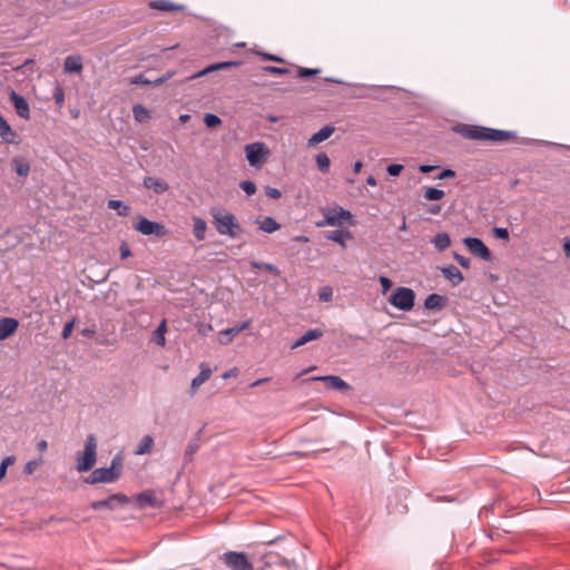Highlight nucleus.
<instances>
[{
	"label": "nucleus",
	"mask_w": 570,
	"mask_h": 570,
	"mask_svg": "<svg viewBox=\"0 0 570 570\" xmlns=\"http://www.w3.org/2000/svg\"><path fill=\"white\" fill-rule=\"evenodd\" d=\"M455 131L466 139L480 141H508L514 136L512 131L476 125H461L455 128Z\"/></svg>",
	"instance_id": "f257e3e1"
},
{
	"label": "nucleus",
	"mask_w": 570,
	"mask_h": 570,
	"mask_svg": "<svg viewBox=\"0 0 570 570\" xmlns=\"http://www.w3.org/2000/svg\"><path fill=\"white\" fill-rule=\"evenodd\" d=\"M210 215L213 217V224L216 232L219 235L236 238L243 233V228L236 216L230 212L219 207H214L210 209Z\"/></svg>",
	"instance_id": "f03ea898"
},
{
	"label": "nucleus",
	"mask_w": 570,
	"mask_h": 570,
	"mask_svg": "<svg viewBox=\"0 0 570 570\" xmlns=\"http://www.w3.org/2000/svg\"><path fill=\"white\" fill-rule=\"evenodd\" d=\"M97 461V438L89 434L85 442V450L77 454L78 472L90 471Z\"/></svg>",
	"instance_id": "7ed1b4c3"
},
{
	"label": "nucleus",
	"mask_w": 570,
	"mask_h": 570,
	"mask_svg": "<svg viewBox=\"0 0 570 570\" xmlns=\"http://www.w3.org/2000/svg\"><path fill=\"white\" fill-rule=\"evenodd\" d=\"M121 469V459L119 456H115L111 460V464L109 468H99L92 471L89 478L86 479L87 483L96 484V483H110L116 481L120 476Z\"/></svg>",
	"instance_id": "20e7f679"
},
{
	"label": "nucleus",
	"mask_w": 570,
	"mask_h": 570,
	"mask_svg": "<svg viewBox=\"0 0 570 570\" xmlns=\"http://www.w3.org/2000/svg\"><path fill=\"white\" fill-rule=\"evenodd\" d=\"M415 294L407 287H397L390 296L389 302L392 306L401 311H411L414 306Z\"/></svg>",
	"instance_id": "39448f33"
},
{
	"label": "nucleus",
	"mask_w": 570,
	"mask_h": 570,
	"mask_svg": "<svg viewBox=\"0 0 570 570\" xmlns=\"http://www.w3.org/2000/svg\"><path fill=\"white\" fill-rule=\"evenodd\" d=\"M245 154L250 166L259 168L267 160L269 149L263 142H253L245 146Z\"/></svg>",
	"instance_id": "423d86ee"
},
{
	"label": "nucleus",
	"mask_w": 570,
	"mask_h": 570,
	"mask_svg": "<svg viewBox=\"0 0 570 570\" xmlns=\"http://www.w3.org/2000/svg\"><path fill=\"white\" fill-rule=\"evenodd\" d=\"M323 220L316 223L317 227H324V226H338L341 225L342 220L350 219L352 217V214L344 209H326L323 212Z\"/></svg>",
	"instance_id": "0eeeda50"
},
{
	"label": "nucleus",
	"mask_w": 570,
	"mask_h": 570,
	"mask_svg": "<svg viewBox=\"0 0 570 570\" xmlns=\"http://www.w3.org/2000/svg\"><path fill=\"white\" fill-rule=\"evenodd\" d=\"M223 560L227 567L233 570H252L253 566L249 562L247 554L244 552H226L223 556Z\"/></svg>",
	"instance_id": "6e6552de"
},
{
	"label": "nucleus",
	"mask_w": 570,
	"mask_h": 570,
	"mask_svg": "<svg viewBox=\"0 0 570 570\" xmlns=\"http://www.w3.org/2000/svg\"><path fill=\"white\" fill-rule=\"evenodd\" d=\"M135 229L146 236L155 235L157 237H163L167 234V229L163 224L149 220L146 217L139 218L135 225Z\"/></svg>",
	"instance_id": "1a4fd4ad"
},
{
	"label": "nucleus",
	"mask_w": 570,
	"mask_h": 570,
	"mask_svg": "<svg viewBox=\"0 0 570 570\" xmlns=\"http://www.w3.org/2000/svg\"><path fill=\"white\" fill-rule=\"evenodd\" d=\"M464 245L469 249L471 254L474 256L480 257L483 261H490L491 259V252L490 249L484 245V243L476 237H465L463 239Z\"/></svg>",
	"instance_id": "9d476101"
},
{
	"label": "nucleus",
	"mask_w": 570,
	"mask_h": 570,
	"mask_svg": "<svg viewBox=\"0 0 570 570\" xmlns=\"http://www.w3.org/2000/svg\"><path fill=\"white\" fill-rule=\"evenodd\" d=\"M309 380L324 382L328 390L348 391L351 389L344 380L336 375L313 376Z\"/></svg>",
	"instance_id": "9b49d317"
},
{
	"label": "nucleus",
	"mask_w": 570,
	"mask_h": 570,
	"mask_svg": "<svg viewBox=\"0 0 570 570\" xmlns=\"http://www.w3.org/2000/svg\"><path fill=\"white\" fill-rule=\"evenodd\" d=\"M9 98H10V101L13 104L14 109H16L17 114L19 115V117H21L23 119H29L30 108H29V104L27 102V100L22 96L18 95L14 90H12L10 92Z\"/></svg>",
	"instance_id": "f8f14e48"
},
{
	"label": "nucleus",
	"mask_w": 570,
	"mask_h": 570,
	"mask_svg": "<svg viewBox=\"0 0 570 570\" xmlns=\"http://www.w3.org/2000/svg\"><path fill=\"white\" fill-rule=\"evenodd\" d=\"M249 324V321H245L238 326L228 327L220 331L218 335L219 343L223 345L229 344L236 335H238L244 330L248 328Z\"/></svg>",
	"instance_id": "ddd939ff"
},
{
	"label": "nucleus",
	"mask_w": 570,
	"mask_h": 570,
	"mask_svg": "<svg viewBox=\"0 0 570 570\" xmlns=\"http://www.w3.org/2000/svg\"><path fill=\"white\" fill-rule=\"evenodd\" d=\"M142 183L147 189H151L157 195H163L169 189V185L158 177L147 176Z\"/></svg>",
	"instance_id": "4468645a"
},
{
	"label": "nucleus",
	"mask_w": 570,
	"mask_h": 570,
	"mask_svg": "<svg viewBox=\"0 0 570 570\" xmlns=\"http://www.w3.org/2000/svg\"><path fill=\"white\" fill-rule=\"evenodd\" d=\"M240 62L239 61H224V62H218V63H214V65H210L206 68H204L203 70L189 76L187 78V80H193V79H197L199 77H203L207 73H210L213 71H217V70H223V69H227V68H230V67H236V66H239Z\"/></svg>",
	"instance_id": "2eb2a0df"
},
{
	"label": "nucleus",
	"mask_w": 570,
	"mask_h": 570,
	"mask_svg": "<svg viewBox=\"0 0 570 570\" xmlns=\"http://www.w3.org/2000/svg\"><path fill=\"white\" fill-rule=\"evenodd\" d=\"M19 322L12 317L0 320V342L11 336L18 328Z\"/></svg>",
	"instance_id": "dca6fc26"
},
{
	"label": "nucleus",
	"mask_w": 570,
	"mask_h": 570,
	"mask_svg": "<svg viewBox=\"0 0 570 570\" xmlns=\"http://www.w3.org/2000/svg\"><path fill=\"white\" fill-rule=\"evenodd\" d=\"M116 501L126 502L127 498L125 495L114 494V495L109 497L108 499L92 502L90 504V507L92 510H96V511L101 510V509L114 510L116 507V504H115Z\"/></svg>",
	"instance_id": "f3484780"
},
{
	"label": "nucleus",
	"mask_w": 570,
	"mask_h": 570,
	"mask_svg": "<svg viewBox=\"0 0 570 570\" xmlns=\"http://www.w3.org/2000/svg\"><path fill=\"white\" fill-rule=\"evenodd\" d=\"M212 375V370L210 367L205 364V363H202L200 364V373L193 379L191 381V384H190V394H195L198 390V387L200 385H203L207 380H209Z\"/></svg>",
	"instance_id": "a211bd4d"
},
{
	"label": "nucleus",
	"mask_w": 570,
	"mask_h": 570,
	"mask_svg": "<svg viewBox=\"0 0 570 570\" xmlns=\"http://www.w3.org/2000/svg\"><path fill=\"white\" fill-rule=\"evenodd\" d=\"M334 130H335V128L333 126H325V127L321 128L308 139V141H307L308 147L316 146V145L321 144L322 141L328 139L333 135Z\"/></svg>",
	"instance_id": "6ab92c4d"
},
{
	"label": "nucleus",
	"mask_w": 570,
	"mask_h": 570,
	"mask_svg": "<svg viewBox=\"0 0 570 570\" xmlns=\"http://www.w3.org/2000/svg\"><path fill=\"white\" fill-rule=\"evenodd\" d=\"M0 137L8 144L17 142V132L12 130L7 120L0 115Z\"/></svg>",
	"instance_id": "aec40b11"
},
{
	"label": "nucleus",
	"mask_w": 570,
	"mask_h": 570,
	"mask_svg": "<svg viewBox=\"0 0 570 570\" xmlns=\"http://www.w3.org/2000/svg\"><path fill=\"white\" fill-rule=\"evenodd\" d=\"M352 233L347 229H338L334 232H328L325 234V238L332 242H335L342 246V248L346 247L345 239H351Z\"/></svg>",
	"instance_id": "412c9836"
},
{
	"label": "nucleus",
	"mask_w": 570,
	"mask_h": 570,
	"mask_svg": "<svg viewBox=\"0 0 570 570\" xmlns=\"http://www.w3.org/2000/svg\"><path fill=\"white\" fill-rule=\"evenodd\" d=\"M441 273L453 285H459L464 279L463 274L454 265L442 267Z\"/></svg>",
	"instance_id": "4be33fe9"
},
{
	"label": "nucleus",
	"mask_w": 570,
	"mask_h": 570,
	"mask_svg": "<svg viewBox=\"0 0 570 570\" xmlns=\"http://www.w3.org/2000/svg\"><path fill=\"white\" fill-rule=\"evenodd\" d=\"M323 336V331L318 330V328H312V330H308L304 335H302L293 345H292V350H295L299 346H303L305 344H307L308 342H312V341H315V340H318Z\"/></svg>",
	"instance_id": "5701e85b"
},
{
	"label": "nucleus",
	"mask_w": 570,
	"mask_h": 570,
	"mask_svg": "<svg viewBox=\"0 0 570 570\" xmlns=\"http://www.w3.org/2000/svg\"><path fill=\"white\" fill-rule=\"evenodd\" d=\"M63 70L66 73L80 72L82 70V59L80 56H68L65 59Z\"/></svg>",
	"instance_id": "b1692460"
},
{
	"label": "nucleus",
	"mask_w": 570,
	"mask_h": 570,
	"mask_svg": "<svg viewBox=\"0 0 570 570\" xmlns=\"http://www.w3.org/2000/svg\"><path fill=\"white\" fill-rule=\"evenodd\" d=\"M256 224L258 228L265 233H274L281 228V225L271 216H266L261 220H257Z\"/></svg>",
	"instance_id": "393cba45"
},
{
	"label": "nucleus",
	"mask_w": 570,
	"mask_h": 570,
	"mask_svg": "<svg viewBox=\"0 0 570 570\" xmlns=\"http://www.w3.org/2000/svg\"><path fill=\"white\" fill-rule=\"evenodd\" d=\"M445 305V298L439 294H430L424 302L426 309H441Z\"/></svg>",
	"instance_id": "a878e982"
},
{
	"label": "nucleus",
	"mask_w": 570,
	"mask_h": 570,
	"mask_svg": "<svg viewBox=\"0 0 570 570\" xmlns=\"http://www.w3.org/2000/svg\"><path fill=\"white\" fill-rule=\"evenodd\" d=\"M206 229H207V224L203 218H200V217L193 218V233H194V236L198 240L205 239Z\"/></svg>",
	"instance_id": "bb28decb"
},
{
	"label": "nucleus",
	"mask_w": 570,
	"mask_h": 570,
	"mask_svg": "<svg viewBox=\"0 0 570 570\" xmlns=\"http://www.w3.org/2000/svg\"><path fill=\"white\" fill-rule=\"evenodd\" d=\"M166 332H167V322H166V320H163L153 334V341L158 346L164 347L166 345V337H165Z\"/></svg>",
	"instance_id": "cd10ccee"
},
{
	"label": "nucleus",
	"mask_w": 570,
	"mask_h": 570,
	"mask_svg": "<svg viewBox=\"0 0 570 570\" xmlns=\"http://www.w3.org/2000/svg\"><path fill=\"white\" fill-rule=\"evenodd\" d=\"M431 243L435 246V248L439 252H443L450 246L451 239L448 233H438L432 238Z\"/></svg>",
	"instance_id": "c85d7f7f"
},
{
	"label": "nucleus",
	"mask_w": 570,
	"mask_h": 570,
	"mask_svg": "<svg viewBox=\"0 0 570 570\" xmlns=\"http://www.w3.org/2000/svg\"><path fill=\"white\" fill-rule=\"evenodd\" d=\"M150 8L161 11L183 10L184 6L171 3L167 0H155L150 2Z\"/></svg>",
	"instance_id": "c756f323"
},
{
	"label": "nucleus",
	"mask_w": 570,
	"mask_h": 570,
	"mask_svg": "<svg viewBox=\"0 0 570 570\" xmlns=\"http://www.w3.org/2000/svg\"><path fill=\"white\" fill-rule=\"evenodd\" d=\"M154 446V439L150 435H145L135 450V454L144 455L151 452Z\"/></svg>",
	"instance_id": "7c9ffc66"
},
{
	"label": "nucleus",
	"mask_w": 570,
	"mask_h": 570,
	"mask_svg": "<svg viewBox=\"0 0 570 570\" xmlns=\"http://www.w3.org/2000/svg\"><path fill=\"white\" fill-rule=\"evenodd\" d=\"M12 165H13V168L16 170V173L19 175V176H22V177H26L29 175V171H30V165L28 161L21 159V158H13L12 160Z\"/></svg>",
	"instance_id": "2f4dec72"
},
{
	"label": "nucleus",
	"mask_w": 570,
	"mask_h": 570,
	"mask_svg": "<svg viewBox=\"0 0 570 570\" xmlns=\"http://www.w3.org/2000/svg\"><path fill=\"white\" fill-rule=\"evenodd\" d=\"M108 208L117 210L118 215L122 217L128 216L130 213L129 206L125 205L121 200L118 199L109 200Z\"/></svg>",
	"instance_id": "473e14b6"
},
{
	"label": "nucleus",
	"mask_w": 570,
	"mask_h": 570,
	"mask_svg": "<svg viewBox=\"0 0 570 570\" xmlns=\"http://www.w3.org/2000/svg\"><path fill=\"white\" fill-rule=\"evenodd\" d=\"M135 120L138 122H145L150 118V114L142 105H135L132 108Z\"/></svg>",
	"instance_id": "72a5a7b5"
},
{
	"label": "nucleus",
	"mask_w": 570,
	"mask_h": 570,
	"mask_svg": "<svg viewBox=\"0 0 570 570\" xmlns=\"http://www.w3.org/2000/svg\"><path fill=\"white\" fill-rule=\"evenodd\" d=\"M318 169L322 173H327L331 166V160L325 153H320L315 157Z\"/></svg>",
	"instance_id": "f704fd0d"
},
{
	"label": "nucleus",
	"mask_w": 570,
	"mask_h": 570,
	"mask_svg": "<svg viewBox=\"0 0 570 570\" xmlns=\"http://www.w3.org/2000/svg\"><path fill=\"white\" fill-rule=\"evenodd\" d=\"M444 190L434 187H429L424 193V198L428 200H440L444 197Z\"/></svg>",
	"instance_id": "c9c22d12"
},
{
	"label": "nucleus",
	"mask_w": 570,
	"mask_h": 570,
	"mask_svg": "<svg viewBox=\"0 0 570 570\" xmlns=\"http://www.w3.org/2000/svg\"><path fill=\"white\" fill-rule=\"evenodd\" d=\"M333 297V289L331 286H324L321 288L318 298L321 302H330Z\"/></svg>",
	"instance_id": "e433bc0d"
},
{
	"label": "nucleus",
	"mask_w": 570,
	"mask_h": 570,
	"mask_svg": "<svg viewBox=\"0 0 570 570\" xmlns=\"http://www.w3.org/2000/svg\"><path fill=\"white\" fill-rule=\"evenodd\" d=\"M204 122L207 127L213 128L220 124V119L214 114H206L204 117Z\"/></svg>",
	"instance_id": "4c0bfd02"
},
{
	"label": "nucleus",
	"mask_w": 570,
	"mask_h": 570,
	"mask_svg": "<svg viewBox=\"0 0 570 570\" xmlns=\"http://www.w3.org/2000/svg\"><path fill=\"white\" fill-rule=\"evenodd\" d=\"M239 187L248 195L252 196L256 193V185L250 180H244L239 184Z\"/></svg>",
	"instance_id": "58836bf2"
},
{
	"label": "nucleus",
	"mask_w": 570,
	"mask_h": 570,
	"mask_svg": "<svg viewBox=\"0 0 570 570\" xmlns=\"http://www.w3.org/2000/svg\"><path fill=\"white\" fill-rule=\"evenodd\" d=\"M492 234L498 239H504V240L509 239V230H508V228L494 227L492 229Z\"/></svg>",
	"instance_id": "ea45409f"
},
{
	"label": "nucleus",
	"mask_w": 570,
	"mask_h": 570,
	"mask_svg": "<svg viewBox=\"0 0 570 570\" xmlns=\"http://www.w3.org/2000/svg\"><path fill=\"white\" fill-rule=\"evenodd\" d=\"M75 321H70L65 324L62 328L61 336L63 340H67L71 336L72 330H73Z\"/></svg>",
	"instance_id": "a19ab883"
},
{
	"label": "nucleus",
	"mask_w": 570,
	"mask_h": 570,
	"mask_svg": "<svg viewBox=\"0 0 570 570\" xmlns=\"http://www.w3.org/2000/svg\"><path fill=\"white\" fill-rule=\"evenodd\" d=\"M402 169H403V165H400V164H392V165H389L386 168L389 175H391V176H399L401 174Z\"/></svg>",
	"instance_id": "79ce46f5"
},
{
	"label": "nucleus",
	"mask_w": 570,
	"mask_h": 570,
	"mask_svg": "<svg viewBox=\"0 0 570 570\" xmlns=\"http://www.w3.org/2000/svg\"><path fill=\"white\" fill-rule=\"evenodd\" d=\"M265 194H266V196H268L269 198H273V199H278L282 196V193L279 189L269 187V186H267L265 188Z\"/></svg>",
	"instance_id": "37998d69"
},
{
	"label": "nucleus",
	"mask_w": 570,
	"mask_h": 570,
	"mask_svg": "<svg viewBox=\"0 0 570 570\" xmlns=\"http://www.w3.org/2000/svg\"><path fill=\"white\" fill-rule=\"evenodd\" d=\"M139 502H140L141 504H148V505H150V507H155V505H156V500H155V498H154L153 495H150V494H141V495L139 497Z\"/></svg>",
	"instance_id": "c03bdc74"
},
{
	"label": "nucleus",
	"mask_w": 570,
	"mask_h": 570,
	"mask_svg": "<svg viewBox=\"0 0 570 570\" xmlns=\"http://www.w3.org/2000/svg\"><path fill=\"white\" fill-rule=\"evenodd\" d=\"M380 283L382 285L383 294H385L387 291H390L392 285H393L392 281L389 277H386V276H381L380 277Z\"/></svg>",
	"instance_id": "a18cd8bd"
},
{
	"label": "nucleus",
	"mask_w": 570,
	"mask_h": 570,
	"mask_svg": "<svg viewBox=\"0 0 570 570\" xmlns=\"http://www.w3.org/2000/svg\"><path fill=\"white\" fill-rule=\"evenodd\" d=\"M265 70L269 73H275V75H285L288 72V70L286 68H281V67H275V66H267V67H265Z\"/></svg>",
	"instance_id": "49530a36"
},
{
	"label": "nucleus",
	"mask_w": 570,
	"mask_h": 570,
	"mask_svg": "<svg viewBox=\"0 0 570 570\" xmlns=\"http://www.w3.org/2000/svg\"><path fill=\"white\" fill-rule=\"evenodd\" d=\"M454 258L455 261L460 264V266H462L463 268H469L470 266V259L460 255V254H454Z\"/></svg>",
	"instance_id": "de8ad7c7"
},
{
	"label": "nucleus",
	"mask_w": 570,
	"mask_h": 570,
	"mask_svg": "<svg viewBox=\"0 0 570 570\" xmlns=\"http://www.w3.org/2000/svg\"><path fill=\"white\" fill-rule=\"evenodd\" d=\"M14 462H16V456H14V455H8V456H6V458L1 461L0 465H1L3 469H7V470H8V468H9V466H11V465H13V464H14Z\"/></svg>",
	"instance_id": "09e8293b"
},
{
	"label": "nucleus",
	"mask_w": 570,
	"mask_h": 570,
	"mask_svg": "<svg viewBox=\"0 0 570 570\" xmlns=\"http://www.w3.org/2000/svg\"><path fill=\"white\" fill-rule=\"evenodd\" d=\"M318 72H320L318 69L301 68L298 71V76L299 77H309V76L316 75Z\"/></svg>",
	"instance_id": "8fccbe9b"
},
{
	"label": "nucleus",
	"mask_w": 570,
	"mask_h": 570,
	"mask_svg": "<svg viewBox=\"0 0 570 570\" xmlns=\"http://www.w3.org/2000/svg\"><path fill=\"white\" fill-rule=\"evenodd\" d=\"M131 83H135V85H150L151 83V80H149L148 78H146L145 76L142 75H139L137 77H135L132 80H131Z\"/></svg>",
	"instance_id": "3c124183"
},
{
	"label": "nucleus",
	"mask_w": 570,
	"mask_h": 570,
	"mask_svg": "<svg viewBox=\"0 0 570 570\" xmlns=\"http://www.w3.org/2000/svg\"><path fill=\"white\" fill-rule=\"evenodd\" d=\"M198 448L197 443H189L186 448L185 455L191 458L198 451Z\"/></svg>",
	"instance_id": "603ef678"
},
{
	"label": "nucleus",
	"mask_w": 570,
	"mask_h": 570,
	"mask_svg": "<svg viewBox=\"0 0 570 570\" xmlns=\"http://www.w3.org/2000/svg\"><path fill=\"white\" fill-rule=\"evenodd\" d=\"M120 256H121L122 259L128 258L129 256H131V250H130L129 246L126 243H122L121 246H120Z\"/></svg>",
	"instance_id": "864d4df0"
},
{
	"label": "nucleus",
	"mask_w": 570,
	"mask_h": 570,
	"mask_svg": "<svg viewBox=\"0 0 570 570\" xmlns=\"http://www.w3.org/2000/svg\"><path fill=\"white\" fill-rule=\"evenodd\" d=\"M455 176V173L454 170L452 169H444L443 171H441L439 175H438V179H445V178H452Z\"/></svg>",
	"instance_id": "5fc2aeb1"
},
{
	"label": "nucleus",
	"mask_w": 570,
	"mask_h": 570,
	"mask_svg": "<svg viewBox=\"0 0 570 570\" xmlns=\"http://www.w3.org/2000/svg\"><path fill=\"white\" fill-rule=\"evenodd\" d=\"M37 461H29L27 462V464L24 465V473L26 474H32L36 466H37Z\"/></svg>",
	"instance_id": "6e6d98bb"
},
{
	"label": "nucleus",
	"mask_w": 570,
	"mask_h": 570,
	"mask_svg": "<svg viewBox=\"0 0 570 570\" xmlns=\"http://www.w3.org/2000/svg\"><path fill=\"white\" fill-rule=\"evenodd\" d=\"M263 265H264L263 268H265L266 271L273 273L274 275L277 276L279 274V271H278V268L275 265H273L271 263H265Z\"/></svg>",
	"instance_id": "4d7b16f0"
},
{
	"label": "nucleus",
	"mask_w": 570,
	"mask_h": 570,
	"mask_svg": "<svg viewBox=\"0 0 570 570\" xmlns=\"http://www.w3.org/2000/svg\"><path fill=\"white\" fill-rule=\"evenodd\" d=\"M563 252L564 255L570 258V237L563 239Z\"/></svg>",
	"instance_id": "13d9d810"
},
{
	"label": "nucleus",
	"mask_w": 570,
	"mask_h": 570,
	"mask_svg": "<svg viewBox=\"0 0 570 570\" xmlns=\"http://www.w3.org/2000/svg\"><path fill=\"white\" fill-rule=\"evenodd\" d=\"M436 168H438V166H433V165H421V166L419 167V170H420L421 173L428 174V173L433 171V170H434V169H436Z\"/></svg>",
	"instance_id": "bf43d9fd"
},
{
	"label": "nucleus",
	"mask_w": 570,
	"mask_h": 570,
	"mask_svg": "<svg viewBox=\"0 0 570 570\" xmlns=\"http://www.w3.org/2000/svg\"><path fill=\"white\" fill-rule=\"evenodd\" d=\"M95 333H96L95 328L86 327V328L81 330V334L83 336L92 337L95 335Z\"/></svg>",
	"instance_id": "052dcab7"
},
{
	"label": "nucleus",
	"mask_w": 570,
	"mask_h": 570,
	"mask_svg": "<svg viewBox=\"0 0 570 570\" xmlns=\"http://www.w3.org/2000/svg\"><path fill=\"white\" fill-rule=\"evenodd\" d=\"M37 449L40 452H45L48 449V442L46 440L39 441L38 444H37Z\"/></svg>",
	"instance_id": "680f3d73"
},
{
	"label": "nucleus",
	"mask_w": 570,
	"mask_h": 570,
	"mask_svg": "<svg viewBox=\"0 0 570 570\" xmlns=\"http://www.w3.org/2000/svg\"><path fill=\"white\" fill-rule=\"evenodd\" d=\"M236 374H237V368H232V370L225 372L222 376L224 380H226V379L236 376Z\"/></svg>",
	"instance_id": "e2e57ef3"
},
{
	"label": "nucleus",
	"mask_w": 570,
	"mask_h": 570,
	"mask_svg": "<svg viewBox=\"0 0 570 570\" xmlns=\"http://www.w3.org/2000/svg\"><path fill=\"white\" fill-rule=\"evenodd\" d=\"M269 380H271L269 377L258 379V380H256L255 382H253V383L250 384V386H252V387L259 386V385H262V384H264V383L268 382Z\"/></svg>",
	"instance_id": "0e129e2a"
},
{
	"label": "nucleus",
	"mask_w": 570,
	"mask_h": 570,
	"mask_svg": "<svg viewBox=\"0 0 570 570\" xmlns=\"http://www.w3.org/2000/svg\"><path fill=\"white\" fill-rule=\"evenodd\" d=\"M55 100L58 105L63 102V92L61 90L55 94Z\"/></svg>",
	"instance_id": "69168bd1"
},
{
	"label": "nucleus",
	"mask_w": 570,
	"mask_h": 570,
	"mask_svg": "<svg viewBox=\"0 0 570 570\" xmlns=\"http://www.w3.org/2000/svg\"><path fill=\"white\" fill-rule=\"evenodd\" d=\"M440 212H441V206L440 205H434V206H432L429 209V213H431L433 215H438V214H440Z\"/></svg>",
	"instance_id": "338daca9"
},
{
	"label": "nucleus",
	"mask_w": 570,
	"mask_h": 570,
	"mask_svg": "<svg viewBox=\"0 0 570 570\" xmlns=\"http://www.w3.org/2000/svg\"><path fill=\"white\" fill-rule=\"evenodd\" d=\"M165 81H166V78L159 77V78H157V79H155V80H151V83H150V85H153V86H160V85H163Z\"/></svg>",
	"instance_id": "774afa93"
}]
</instances>
